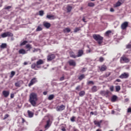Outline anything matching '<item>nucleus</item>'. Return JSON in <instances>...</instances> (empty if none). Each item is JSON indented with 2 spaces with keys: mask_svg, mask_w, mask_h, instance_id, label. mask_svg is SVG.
<instances>
[{
  "mask_svg": "<svg viewBox=\"0 0 131 131\" xmlns=\"http://www.w3.org/2000/svg\"><path fill=\"white\" fill-rule=\"evenodd\" d=\"M36 101H37V94L35 93H32L30 95L29 102L34 107L36 106Z\"/></svg>",
  "mask_w": 131,
  "mask_h": 131,
  "instance_id": "1",
  "label": "nucleus"
},
{
  "mask_svg": "<svg viewBox=\"0 0 131 131\" xmlns=\"http://www.w3.org/2000/svg\"><path fill=\"white\" fill-rule=\"evenodd\" d=\"M93 37L95 40L97 41L99 46H101L102 43H103V39H104V38L101 36V35L95 34L93 35Z\"/></svg>",
  "mask_w": 131,
  "mask_h": 131,
  "instance_id": "2",
  "label": "nucleus"
},
{
  "mask_svg": "<svg viewBox=\"0 0 131 131\" xmlns=\"http://www.w3.org/2000/svg\"><path fill=\"white\" fill-rule=\"evenodd\" d=\"M120 62L121 64L124 63H128L129 62V59H128L125 55H123L120 59Z\"/></svg>",
  "mask_w": 131,
  "mask_h": 131,
  "instance_id": "3",
  "label": "nucleus"
},
{
  "mask_svg": "<svg viewBox=\"0 0 131 131\" xmlns=\"http://www.w3.org/2000/svg\"><path fill=\"white\" fill-rule=\"evenodd\" d=\"M13 36V33H12L10 32H6L1 34V37H2V38H5V37H10Z\"/></svg>",
  "mask_w": 131,
  "mask_h": 131,
  "instance_id": "4",
  "label": "nucleus"
},
{
  "mask_svg": "<svg viewBox=\"0 0 131 131\" xmlns=\"http://www.w3.org/2000/svg\"><path fill=\"white\" fill-rule=\"evenodd\" d=\"M36 64L37 68L40 69L41 68V66L40 65H43V64H45V60L39 59L38 61H37Z\"/></svg>",
  "mask_w": 131,
  "mask_h": 131,
  "instance_id": "5",
  "label": "nucleus"
},
{
  "mask_svg": "<svg viewBox=\"0 0 131 131\" xmlns=\"http://www.w3.org/2000/svg\"><path fill=\"white\" fill-rule=\"evenodd\" d=\"M127 27H128V22L127 21L124 22L121 25V28L123 30H125Z\"/></svg>",
  "mask_w": 131,
  "mask_h": 131,
  "instance_id": "6",
  "label": "nucleus"
},
{
  "mask_svg": "<svg viewBox=\"0 0 131 131\" xmlns=\"http://www.w3.org/2000/svg\"><path fill=\"white\" fill-rule=\"evenodd\" d=\"M65 108H66V106L63 104L60 106H57L56 107V111L58 112L63 111V110H65Z\"/></svg>",
  "mask_w": 131,
  "mask_h": 131,
  "instance_id": "7",
  "label": "nucleus"
},
{
  "mask_svg": "<svg viewBox=\"0 0 131 131\" xmlns=\"http://www.w3.org/2000/svg\"><path fill=\"white\" fill-rule=\"evenodd\" d=\"M37 82V79L36 78H33L31 81L28 84V86H31L32 85H33L35 83H36Z\"/></svg>",
  "mask_w": 131,
  "mask_h": 131,
  "instance_id": "8",
  "label": "nucleus"
},
{
  "mask_svg": "<svg viewBox=\"0 0 131 131\" xmlns=\"http://www.w3.org/2000/svg\"><path fill=\"white\" fill-rule=\"evenodd\" d=\"M68 64H69V66H73V67H75V66H76V62L73 59H70L69 60Z\"/></svg>",
  "mask_w": 131,
  "mask_h": 131,
  "instance_id": "9",
  "label": "nucleus"
},
{
  "mask_svg": "<svg viewBox=\"0 0 131 131\" xmlns=\"http://www.w3.org/2000/svg\"><path fill=\"white\" fill-rule=\"evenodd\" d=\"M56 58V55L55 54H49L47 56V61H52Z\"/></svg>",
  "mask_w": 131,
  "mask_h": 131,
  "instance_id": "10",
  "label": "nucleus"
},
{
  "mask_svg": "<svg viewBox=\"0 0 131 131\" xmlns=\"http://www.w3.org/2000/svg\"><path fill=\"white\" fill-rule=\"evenodd\" d=\"M129 76V75L127 73H124L122 74H121L120 76H119V78H121V79H126Z\"/></svg>",
  "mask_w": 131,
  "mask_h": 131,
  "instance_id": "11",
  "label": "nucleus"
},
{
  "mask_svg": "<svg viewBox=\"0 0 131 131\" xmlns=\"http://www.w3.org/2000/svg\"><path fill=\"white\" fill-rule=\"evenodd\" d=\"M110 93L109 90L102 91H100V95H101V96H108Z\"/></svg>",
  "mask_w": 131,
  "mask_h": 131,
  "instance_id": "12",
  "label": "nucleus"
},
{
  "mask_svg": "<svg viewBox=\"0 0 131 131\" xmlns=\"http://www.w3.org/2000/svg\"><path fill=\"white\" fill-rule=\"evenodd\" d=\"M99 69L101 72H103V71H106V70H107V66L105 65H102L101 67H99Z\"/></svg>",
  "mask_w": 131,
  "mask_h": 131,
  "instance_id": "13",
  "label": "nucleus"
},
{
  "mask_svg": "<svg viewBox=\"0 0 131 131\" xmlns=\"http://www.w3.org/2000/svg\"><path fill=\"white\" fill-rule=\"evenodd\" d=\"M3 95L5 98H8V97H9V95H10V91H3Z\"/></svg>",
  "mask_w": 131,
  "mask_h": 131,
  "instance_id": "14",
  "label": "nucleus"
},
{
  "mask_svg": "<svg viewBox=\"0 0 131 131\" xmlns=\"http://www.w3.org/2000/svg\"><path fill=\"white\" fill-rule=\"evenodd\" d=\"M43 25L44 27H45L47 29H49V28H50V27H51V24L48 22H44L43 23Z\"/></svg>",
  "mask_w": 131,
  "mask_h": 131,
  "instance_id": "15",
  "label": "nucleus"
},
{
  "mask_svg": "<svg viewBox=\"0 0 131 131\" xmlns=\"http://www.w3.org/2000/svg\"><path fill=\"white\" fill-rule=\"evenodd\" d=\"M82 55H83V50H79L78 52V54L77 56V57H81V56H82Z\"/></svg>",
  "mask_w": 131,
  "mask_h": 131,
  "instance_id": "16",
  "label": "nucleus"
},
{
  "mask_svg": "<svg viewBox=\"0 0 131 131\" xmlns=\"http://www.w3.org/2000/svg\"><path fill=\"white\" fill-rule=\"evenodd\" d=\"M117 99H118V97H117L116 95H113L111 98V102H116V101H117Z\"/></svg>",
  "mask_w": 131,
  "mask_h": 131,
  "instance_id": "17",
  "label": "nucleus"
},
{
  "mask_svg": "<svg viewBox=\"0 0 131 131\" xmlns=\"http://www.w3.org/2000/svg\"><path fill=\"white\" fill-rule=\"evenodd\" d=\"M91 91L92 93H96V92L98 91V87H97L96 85H94L91 88Z\"/></svg>",
  "mask_w": 131,
  "mask_h": 131,
  "instance_id": "18",
  "label": "nucleus"
},
{
  "mask_svg": "<svg viewBox=\"0 0 131 131\" xmlns=\"http://www.w3.org/2000/svg\"><path fill=\"white\" fill-rule=\"evenodd\" d=\"M27 112L29 117H30V118H32V117H33V116L34 115V113L30 111H28Z\"/></svg>",
  "mask_w": 131,
  "mask_h": 131,
  "instance_id": "19",
  "label": "nucleus"
},
{
  "mask_svg": "<svg viewBox=\"0 0 131 131\" xmlns=\"http://www.w3.org/2000/svg\"><path fill=\"white\" fill-rule=\"evenodd\" d=\"M50 122H51V120H48V121H47V124L45 127L46 129H48V128H49V127L51 126V124L50 123Z\"/></svg>",
  "mask_w": 131,
  "mask_h": 131,
  "instance_id": "20",
  "label": "nucleus"
},
{
  "mask_svg": "<svg viewBox=\"0 0 131 131\" xmlns=\"http://www.w3.org/2000/svg\"><path fill=\"white\" fill-rule=\"evenodd\" d=\"M121 5H122V3L119 1H118L114 5V8H118V7H120Z\"/></svg>",
  "mask_w": 131,
  "mask_h": 131,
  "instance_id": "21",
  "label": "nucleus"
},
{
  "mask_svg": "<svg viewBox=\"0 0 131 131\" xmlns=\"http://www.w3.org/2000/svg\"><path fill=\"white\" fill-rule=\"evenodd\" d=\"M102 122H99L98 121H94V123L95 125H98V127H101V123Z\"/></svg>",
  "mask_w": 131,
  "mask_h": 131,
  "instance_id": "22",
  "label": "nucleus"
},
{
  "mask_svg": "<svg viewBox=\"0 0 131 131\" xmlns=\"http://www.w3.org/2000/svg\"><path fill=\"white\" fill-rule=\"evenodd\" d=\"M70 57H71V58H74V59H75V58H77L76 55H75L74 54V52H71L70 53Z\"/></svg>",
  "mask_w": 131,
  "mask_h": 131,
  "instance_id": "23",
  "label": "nucleus"
},
{
  "mask_svg": "<svg viewBox=\"0 0 131 131\" xmlns=\"http://www.w3.org/2000/svg\"><path fill=\"white\" fill-rule=\"evenodd\" d=\"M18 53L22 54L23 55H24V54H26V51H25V50L21 49L18 51Z\"/></svg>",
  "mask_w": 131,
  "mask_h": 131,
  "instance_id": "24",
  "label": "nucleus"
},
{
  "mask_svg": "<svg viewBox=\"0 0 131 131\" xmlns=\"http://www.w3.org/2000/svg\"><path fill=\"white\" fill-rule=\"evenodd\" d=\"M67 13H70L71 10H72V7L70 6V5H68L67 7Z\"/></svg>",
  "mask_w": 131,
  "mask_h": 131,
  "instance_id": "25",
  "label": "nucleus"
},
{
  "mask_svg": "<svg viewBox=\"0 0 131 131\" xmlns=\"http://www.w3.org/2000/svg\"><path fill=\"white\" fill-rule=\"evenodd\" d=\"M1 49H6L7 48V43H3L0 46Z\"/></svg>",
  "mask_w": 131,
  "mask_h": 131,
  "instance_id": "26",
  "label": "nucleus"
},
{
  "mask_svg": "<svg viewBox=\"0 0 131 131\" xmlns=\"http://www.w3.org/2000/svg\"><path fill=\"white\" fill-rule=\"evenodd\" d=\"M84 95H85V92L83 91L80 92L79 93V95L80 96V97H83Z\"/></svg>",
  "mask_w": 131,
  "mask_h": 131,
  "instance_id": "27",
  "label": "nucleus"
},
{
  "mask_svg": "<svg viewBox=\"0 0 131 131\" xmlns=\"http://www.w3.org/2000/svg\"><path fill=\"white\" fill-rule=\"evenodd\" d=\"M54 98H55V95H54V94L50 95L48 97V100L51 101V100H53V99H54Z\"/></svg>",
  "mask_w": 131,
  "mask_h": 131,
  "instance_id": "28",
  "label": "nucleus"
},
{
  "mask_svg": "<svg viewBox=\"0 0 131 131\" xmlns=\"http://www.w3.org/2000/svg\"><path fill=\"white\" fill-rule=\"evenodd\" d=\"M55 16L54 15H47V18L48 19H52L54 20Z\"/></svg>",
  "mask_w": 131,
  "mask_h": 131,
  "instance_id": "29",
  "label": "nucleus"
},
{
  "mask_svg": "<svg viewBox=\"0 0 131 131\" xmlns=\"http://www.w3.org/2000/svg\"><path fill=\"white\" fill-rule=\"evenodd\" d=\"M26 48L28 49L29 51H30V50H31V49H32V47H31V45H30V44H27L26 46Z\"/></svg>",
  "mask_w": 131,
  "mask_h": 131,
  "instance_id": "30",
  "label": "nucleus"
},
{
  "mask_svg": "<svg viewBox=\"0 0 131 131\" xmlns=\"http://www.w3.org/2000/svg\"><path fill=\"white\" fill-rule=\"evenodd\" d=\"M70 31H71V30H70V28H66L63 30V32H64L69 33V32H70Z\"/></svg>",
  "mask_w": 131,
  "mask_h": 131,
  "instance_id": "31",
  "label": "nucleus"
},
{
  "mask_svg": "<svg viewBox=\"0 0 131 131\" xmlns=\"http://www.w3.org/2000/svg\"><path fill=\"white\" fill-rule=\"evenodd\" d=\"M84 77H85L84 74H82L80 76L78 77V79L79 80H82V79H83V78H84Z\"/></svg>",
  "mask_w": 131,
  "mask_h": 131,
  "instance_id": "32",
  "label": "nucleus"
},
{
  "mask_svg": "<svg viewBox=\"0 0 131 131\" xmlns=\"http://www.w3.org/2000/svg\"><path fill=\"white\" fill-rule=\"evenodd\" d=\"M115 89H116V92H119V91H120V90L121 89L120 85L116 86Z\"/></svg>",
  "mask_w": 131,
  "mask_h": 131,
  "instance_id": "33",
  "label": "nucleus"
},
{
  "mask_svg": "<svg viewBox=\"0 0 131 131\" xmlns=\"http://www.w3.org/2000/svg\"><path fill=\"white\" fill-rule=\"evenodd\" d=\"M88 7H95V3H92V2L89 3L88 5Z\"/></svg>",
  "mask_w": 131,
  "mask_h": 131,
  "instance_id": "34",
  "label": "nucleus"
},
{
  "mask_svg": "<svg viewBox=\"0 0 131 131\" xmlns=\"http://www.w3.org/2000/svg\"><path fill=\"white\" fill-rule=\"evenodd\" d=\"M15 74H16V73L15 72V71H11V74H10V78H12V77H14V76L15 75Z\"/></svg>",
  "mask_w": 131,
  "mask_h": 131,
  "instance_id": "35",
  "label": "nucleus"
},
{
  "mask_svg": "<svg viewBox=\"0 0 131 131\" xmlns=\"http://www.w3.org/2000/svg\"><path fill=\"white\" fill-rule=\"evenodd\" d=\"M110 33H112V31L111 30L107 31L105 33V35H106V36H109Z\"/></svg>",
  "mask_w": 131,
  "mask_h": 131,
  "instance_id": "36",
  "label": "nucleus"
},
{
  "mask_svg": "<svg viewBox=\"0 0 131 131\" xmlns=\"http://www.w3.org/2000/svg\"><path fill=\"white\" fill-rule=\"evenodd\" d=\"M15 86L17 88H20V86H21V84L20 83V82H17L15 83Z\"/></svg>",
  "mask_w": 131,
  "mask_h": 131,
  "instance_id": "37",
  "label": "nucleus"
},
{
  "mask_svg": "<svg viewBox=\"0 0 131 131\" xmlns=\"http://www.w3.org/2000/svg\"><path fill=\"white\" fill-rule=\"evenodd\" d=\"M88 85H90V84L94 85L95 84V82L93 81H89L87 82Z\"/></svg>",
  "mask_w": 131,
  "mask_h": 131,
  "instance_id": "38",
  "label": "nucleus"
},
{
  "mask_svg": "<svg viewBox=\"0 0 131 131\" xmlns=\"http://www.w3.org/2000/svg\"><path fill=\"white\" fill-rule=\"evenodd\" d=\"M41 30H42V28L38 26L36 30V31H41Z\"/></svg>",
  "mask_w": 131,
  "mask_h": 131,
  "instance_id": "39",
  "label": "nucleus"
},
{
  "mask_svg": "<svg viewBox=\"0 0 131 131\" xmlns=\"http://www.w3.org/2000/svg\"><path fill=\"white\" fill-rule=\"evenodd\" d=\"M36 67V63H33L31 65V68H32V69H35Z\"/></svg>",
  "mask_w": 131,
  "mask_h": 131,
  "instance_id": "40",
  "label": "nucleus"
},
{
  "mask_svg": "<svg viewBox=\"0 0 131 131\" xmlns=\"http://www.w3.org/2000/svg\"><path fill=\"white\" fill-rule=\"evenodd\" d=\"M43 14H44V12L43 10H40L39 11V16H43Z\"/></svg>",
  "mask_w": 131,
  "mask_h": 131,
  "instance_id": "41",
  "label": "nucleus"
},
{
  "mask_svg": "<svg viewBox=\"0 0 131 131\" xmlns=\"http://www.w3.org/2000/svg\"><path fill=\"white\" fill-rule=\"evenodd\" d=\"M27 42H28L27 41L25 40V41H23V42L20 43V46H25V45H26V43H27Z\"/></svg>",
  "mask_w": 131,
  "mask_h": 131,
  "instance_id": "42",
  "label": "nucleus"
},
{
  "mask_svg": "<svg viewBox=\"0 0 131 131\" xmlns=\"http://www.w3.org/2000/svg\"><path fill=\"white\" fill-rule=\"evenodd\" d=\"M110 75H111V73L110 72H107V73H106L105 74V76L106 77H108V76H110Z\"/></svg>",
  "mask_w": 131,
  "mask_h": 131,
  "instance_id": "43",
  "label": "nucleus"
},
{
  "mask_svg": "<svg viewBox=\"0 0 131 131\" xmlns=\"http://www.w3.org/2000/svg\"><path fill=\"white\" fill-rule=\"evenodd\" d=\"M110 90L111 92H113L114 91V86L112 85L110 87Z\"/></svg>",
  "mask_w": 131,
  "mask_h": 131,
  "instance_id": "44",
  "label": "nucleus"
},
{
  "mask_svg": "<svg viewBox=\"0 0 131 131\" xmlns=\"http://www.w3.org/2000/svg\"><path fill=\"white\" fill-rule=\"evenodd\" d=\"M71 121H72V122H74V121H75V117L73 116V117L71 118Z\"/></svg>",
  "mask_w": 131,
  "mask_h": 131,
  "instance_id": "45",
  "label": "nucleus"
},
{
  "mask_svg": "<svg viewBox=\"0 0 131 131\" xmlns=\"http://www.w3.org/2000/svg\"><path fill=\"white\" fill-rule=\"evenodd\" d=\"M80 30V28H76L74 30V32H77V31H79Z\"/></svg>",
  "mask_w": 131,
  "mask_h": 131,
  "instance_id": "46",
  "label": "nucleus"
},
{
  "mask_svg": "<svg viewBox=\"0 0 131 131\" xmlns=\"http://www.w3.org/2000/svg\"><path fill=\"white\" fill-rule=\"evenodd\" d=\"M65 79V77L64 76H62L60 79L59 80L60 81H62V80H64Z\"/></svg>",
  "mask_w": 131,
  "mask_h": 131,
  "instance_id": "47",
  "label": "nucleus"
},
{
  "mask_svg": "<svg viewBox=\"0 0 131 131\" xmlns=\"http://www.w3.org/2000/svg\"><path fill=\"white\" fill-rule=\"evenodd\" d=\"M104 61V58H103L102 57H100L99 58V61H100L101 62H103Z\"/></svg>",
  "mask_w": 131,
  "mask_h": 131,
  "instance_id": "48",
  "label": "nucleus"
},
{
  "mask_svg": "<svg viewBox=\"0 0 131 131\" xmlns=\"http://www.w3.org/2000/svg\"><path fill=\"white\" fill-rule=\"evenodd\" d=\"M11 8H12V6H7V7H5L4 9H5V10H10V9H11Z\"/></svg>",
  "mask_w": 131,
  "mask_h": 131,
  "instance_id": "49",
  "label": "nucleus"
},
{
  "mask_svg": "<svg viewBox=\"0 0 131 131\" xmlns=\"http://www.w3.org/2000/svg\"><path fill=\"white\" fill-rule=\"evenodd\" d=\"M76 91H80V86L78 85L76 88Z\"/></svg>",
  "mask_w": 131,
  "mask_h": 131,
  "instance_id": "50",
  "label": "nucleus"
},
{
  "mask_svg": "<svg viewBox=\"0 0 131 131\" xmlns=\"http://www.w3.org/2000/svg\"><path fill=\"white\" fill-rule=\"evenodd\" d=\"M126 49H131V45L130 44H128L126 46Z\"/></svg>",
  "mask_w": 131,
  "mask_h": 131,
  "instance_id": "51",
  "label": "nucleus"
},
{
  "mask_svg": "<svg viewBox=\"0 0 131 131\" xmlns=\"http://www.w3.org/2000/svg\"><path fill=\"white\" fill-rule=\"evenodd\" d=\"M9 116H10L8 114L5 115L4 116V119H7V118H8V117H9Z\"/></svg>",
  "mask_w": 131,
  "mask_h": 131,
  "instance_id": "52",
  "label": "nucleus"
},
{
  "mask_svg": "<svg viewBox=\"0 0 131 131\" xmlns=\"http://www.w3.org/2000/svg\"><path fill=\"white\" fill-rule=\"evenodd\" d=\"M127 113H131V107H129L127 109Z\"/></svg>",
  "mask_w": 131,
  "mask_h": 131,
  "instance_id": "53",
  "label": "nucleus"
},
{
  "mask_svg": "<svg viewBox=\"0 0 131 131\" xmlns=\"http://www.w3.org/2000/svg\"><path fill=\"white\" fill-rule=\"evenodd\" d=\"M14 97H15V95H14V94H11L10 95L11 99H13Z\"/></svg>",
  "mask_w": 131,
  "mask_h": 131,
  "instance_id": "54",
  "label": "nucleus"
},
{
  "mask_svg": "<svg viewBox=\"0 0 131 131\" xmlns=\"http://www.w3.org/2000/svg\"><path fill=\"white\" fill-rule=\"evenodd\" d=\"M82 20L83 22H84V23H86L87 21H85V17H83Z\"/></svg>",
  "mask_w": 131,
  "mask_h": 131,
  "instance_id": "55",
  "label": "nucleus"
},
{
  "mask_svg": "<svg viewBox=\"0 0 131 131\" xmlns=\"http://www.w3.org/2000/svg\"><path fill=\"white\" fill-rule=\"evenodd\" d=\"M43 95H44V96L48 95V92L45 91V92H43Z\"/></svg>",
  "mask_w": 131,
  "mask_h": 131,
  "instance_id": "56",
  "label": "nucleus"
},
{
  "mask_svg": "<svg viewBox=\"0 0 131 131\" xmlns=\"http://www.w3.org/2000/svg\"><path fill=\"white\" fill-rule=\"evenodd\" d=\"M115 81H117V82H120L121 81V80L120 79H117Z\"/></svg>",
  "mask_w": 131,
  "mask_h": 131,
  "instance_id": "57",
  "label": "nucleus"
},
{
  "mask_svg": "<svg viewBox=\"0 0 131 131\" xmlns=\"http://www.w3.org/2000/svg\"><path fill=\"white\" fill-rule=\"evenodd\" d=\"M22 123H24V122H25L26 121L25 120V119H24V118H22Z\"/></svg>",
  "mask_w": 131,
  "mask_h": 131,
  "instance_id": "58",
  "label": "nucleus"
},
{
  "mask_svg": "<svg viewBox=\"0 0 131 131\" xmlns=\"http://www.w3.org/2000/svg\"><path fill=\"white\" fill-rule=\"evenodd\" d=\"M61 130L62 131H66V129L65 128V127H63L61 128Z\"/></svg>",
  "mask_w": 131,
  "mask_h": 131,
  "instance_id": "59",
  "label": "nucleus"
},
{
  "mask_svg": "<svg viewBox=\"0 0 131 131\" xmlns=\"http://www.w3.org/2000/svg\"><path fill=\"white\" fill-rule=\"evenodd\" d=\"M110 11H111V12H114V9L111 8L110 9Z\"/></svg>",
  "mask_w": 131,
  "mask_h": 131,
  "instance_id": "60",
  "label": "nucleus"
},
{
  "mask_svg": "<svg viewBox=\"0 0 131 131\" xmlns=\"http://www.w3.org/2000/svg\"><path fill=\"white\" fill-rule=\"evenodd\" d=\"M27 64H28V63H27V62L25 61L24 63V65H27Z\"/></svg>",
  "mask_w": 131,
  "mask_h": 131,
  "instance_id": "61",
  "label": "nucleus"
},
{
  "mask_svg": "<svg viewBox=\"0 0 131 131\" xmlns=\"http://www.w3.org/2000/svg\"><path fill=\"white\" fill-rule=\"evenodd\" d=\"M96 131H102V129H97Z\"/></svg>",
  "mask_w": 131,
  "mask_h": 131,
  "instance_id": "62",
  "label": "nucleus"
},
{
  "mask_svg": "<svg viewBox=\"0 0 131 131\" xmlns=\"http://www.w3.org/2000/svg\"><path fill=\"white\" fill-rule=\"evenodd\" d=\"M90 114H91V115H94V113L93 112H91L90 113Z\"/></svg>",
  "mask_w": 131,
  "mask_h": 131,
  "instance_id": "63",
  "label": "nucleus"
},
{
  "mask_svg": "<svg viewBox=\"0 0 131 131\" xmlns=\"http://www.w3.org/2000/svg\"><path fill=\"white\" fill-rule=\"evenodd\" d=\"M74 131H78V130H77V129H74Z\"/></svg>",
  "mask_w": 131,
  "mask_h": 131,
  "instance_id": "64",
  "label": "nucleus"
}]
</instances>
